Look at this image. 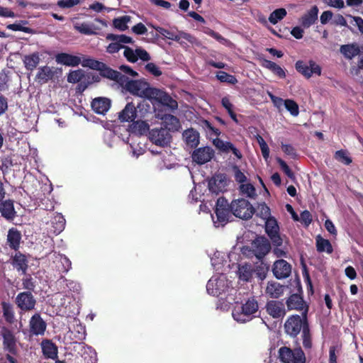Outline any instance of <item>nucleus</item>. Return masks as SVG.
Here are the masks:
<instances>
[{
	"label": "nucleus",
	"mask_w": 363,
	"mask_h": 363,
	"mask_svg": "<svg viewBox=\"0 0 363 363\" xmlns=\"http://www.w3.org/2000/svg\"><path fill=\"white\" fill-rule=\"evenodd\" d=\"M258 311V303L254 296L249 298L242 305H236L232 312L233 318L240 323H245L252 319V315Z\"/></svg>",
	"instance_id": "obj_1"
},
{
	"label": "nucleus",
	"mask_w": 363,
	"mask_h": 363,
	"mask_svg": "<svg viewBox=\"0 0 363 363\" xmlns=\"http://www.w3.org/2000/svg\"><path fill=\"white\" fill-rule=\"evenodd\" d=\"M122 86L130 94L148 99L153 89L147 82L142 79L131 80L128 77L124 84Z\"/></svg>",
	"instance_id": "obj_2"
},
{
	"label": "nucleus",
	"mask_w": 363,
	"mask_h": 363,
	"mask_svg": "<svg viewBox=\"0 0 363 363\" xmlns=\"http://www.w3.org/2000/svg\"><path fill=\"white\" fill-rule=\"evenodd\" d=\"M230 208L233 215L242 220H248L255 213L252 205L245 199H234L230 203Z\"/></svg>",
	"instance_id": "obj_3"
},
{
	"label": "nucleus",
	"mask_w": 363,
	"mask_h": 363,
	"mask_svg": "<svg viewBox=\"0 0 363 363\" xmlns=\"http://www.w3.org/2000/svg\"><path fill=\"white\" fill-rule=\"evenodd\" d=\"M279 358L283 363H306V356L301 347L291 350L283 346L279 348Z\"/></svg>",
	"instance_id": "obj_4"
},
{
	"label": "nucleus",
	"mask_w": 363,
	"mask_h": 363,
	"mask_svg": "<svg viewBox=\"0 0 363 363\" xmlns=\"http://www.w3.org/2000/svg\"><path fill=\"white\" fill-rule=\"evenodd\" d=\"M265 233L269 238L274 246L280 247L282 245L283 239L279 233V225L274 217L269 218L265 220Z\"/></svg>",
	"instance_id": "obj_5"
},
{
	"label": "nucleus",
	"mask_w": 363,
	"mask_h": 363,
	"mask_svg": "<svg viewBox=\"0 0 363 363\" xmlns=\"http://www.w3.org/2000/svg\"><path fill=\"white\" fill-rule=\"evenodd\" d=\"M298 291L300 294L296 293L291 294L286 299V304L289 311L296 310L303 311L302 316L304 318H306L308 311V306L306 303L301 294H302V289L301 286L298 288Z\"/></svg>",
	"instance_id": "obj_6"
},
{
	"label": "nucleus",
	"mask_w": 363,
	"mask_h": 363,
	"mask_svg": "<svg viewBox=\"0 0 363 363\" xmlns=\"http://www.w3.org/2000/svg\"><path fill=\"white\" fill-rule=\"evenodd\" d=\"M308 323L307 318H301L298 315H292L288 318L284 323L286 333L292 337H296L301 329L303 330L304 324Z\"/></svg>",
	"instance_id": "obj_7"
},
{
	"label": "nucleus",
	"mask_w": 363,
	"mask_h": 363,
	"mask_svg": "<svg viewBox=\"0 0 363 363\" xmlns=\"http://www.w3.org/2000/svg\"><path fill=\"white\" fill-rule=\"evenodd\" d=\"M15 303L21 311L28 312L35 309L36 299L30 291H23L16 296Z\"/></svg>",
	"instance_id": "obj_8"
},
{
	"label": "nucleus",
	"mask_w": 363,
	"mask_h": 363,
	"mask_svg": "<svg viewBox=\"0 0 363 363\" xmlns=\"http://www.w3.org/2000/svg\"><path fill=\"white\" fill-rule=\"evenodd\" d=\"M149 139L157 146L166 147L170 144L172 135L165 128H153L149 131Z\"/></svg>",
	"instance_id": "obj_9"
},
{
	"label": "nucleus",
	"mask_w": 363,
	"mask_h": 363,
	"mask_svg": "<svg viewBox=\"0 0 363 363\" xmlns=\"http://www.w3.org/2000/svg\"><path fill=\"white\" fill-rule=\"evenodd\" d=\"M215 213L218 222L226 223L229 221L233 213L230 204L224 197H220L217 200Z\"/></svg>",
	"instance_id": "obj_10"
},
{
	"label": "nucleus",
	"mask_w": 363,
	"mask_h": 363,
	"mask_svg": "<svg viewBox=\"0 0 363 363\" xmlns=\"http://www.w3.org/2000/svg\"><path fill=\"white\" fill-rule=\"evenodd\" d=\"M150 26L157 30L164 38L174 40L178 43H180V40L182 38L185 39L189 43H193L194 40V36L184 31H179L178 33H176L162 27L154 26L152 24H150Z\"/></svg>",
	"instance_id": "obj_11"
},
{
	"label": "nucleus",
	"mask_w": 363,
	"mask_h": 363,
	"mask_svg": "<svg viewBox=\"0 0 363 363\" xmlns=\"http://www.w3.org/2000/svg\"><path fill=\"white\" fill-rule=\"evenodd\" d=\"M1 335L3 338L4 350L12 354L17 355V340L13 333L9 328L6 327H2Z\"/></svg>",
	"instance_id": "obj_12"
},
{
	"label": "nucleus",
	"mask_w": 363,
	"mask_h": 363,
	"mask_svg": "<svg viewBox=\"0 0 363 363\" xmlns=\"http://www.w3.org/2000/svg\"><path fill=\"white\" fill-rule=\"evenodd\" d=\"M253 252L255 256L262 260L271 250L270 242L264 236L257 237L252 242Z\"/></svg>",
	"instance_id": "obj_13"
},
{
	"label": "nucleus",
	"mask_w": 363,
	"mask_h": 363,
	"mask_svg": "<svg viewBox=\"0 0 363 363\" xmlns=\"http://www.w3.org/2000/svg\"><path fill=\"white\" fill-rule=\"evenodd\" d=\"M296 69L306 78H310L313 74L320 75L321 68L314 61H309V65L302 60H298L295 65Z\"/></svg>",
	"instance_id": "obj_14"
},
{
	"label": "nucleus",
	"mask_w": 363,
	"mask_h": 363,
	"mask_svg": "<svg viewBox=\"0 0 363 363\" xmlns=\"http://www.w3.org/2000/svg\"><path fill=\"white\" fill-rule=\"evenodd\" d=\"M228 180L225 174H216L208 181V189L211 193L218 194L226 191Z\"/></svg>",
	"instance_id": "obj_15"
},
{
	"label": "nucleus",
	"mask_w": 363,
	"mask_h": 363,
	"mask_svg": "<svg viewBox=\"0 0 363 363\" xmlns=\"http://www.w3.org/2000/svg\"><path fill=\"white\" fill-rule=\"evenodd\" d=\"M272 272L278 279L288 278L291 273V265L283 259H277L273 264Z\"/></svg>",
	"instance_id": "obj_16"
},
{
	"label": "nucleus",
	"mask_w": 363,
	"mask_h": 363,
	"mask_svg": "<svg viewBox=\"0 0 363 363\" xmlns=\"http://www.w3.org/2000/svg\"><path fill=\"white\" fill-rule=\"evenodd\" d=\"M214 150L208 146L196 149L191 155L194 162L198 164H204L209 162L214 156Z\"/></svg>",
	"instance_id": "obj_17"
},
{
	"label": "nucleus",
	"mask_w": 363,
	"mask_h": 363,
	"mask_svg": "<svg viewBox=\"0 0 363 363\" xmlns=\"http://www.w3.org/2000/svg\"><path fill=\"white\" fill-rule=\"evenodd\" d=\"M102 66H100V69H98L100 75L102 77L107 78L113 80L121 85H123L127 77L120 72L113 69L110 67L107 66L105 63H101Z\"/></svg>",
	"instance_id": "obj_18"
},
{
	"label": "nucleus",
	"mask_w": 363,
	"mask_h": 363,
	"mask_svg": "<svg viewBox=\"0 0 363 363\" xmlns=\"http://www.w3.org/2000/svg\"><path fill=\"white\" fill-rule=\"evenodd\" d=\"M29 328L31 334L34 335H43L47 328V323L42 318L40 314L36 313L30 319Z\"/></svg>",
	"instance_id": "obj_19"
},
{
	"label": "nucleus",
	"mask_w": 363,
	"mask_h": 363,
	"mask_svg": "<svg viewBox=\"0 0 363 363\" xmlns=\"http://www.w3.org/2000/svg\"><path fill=\"white\" fill-rule=\"evenodd\" d=\"M318 8L313 6L309 10L303 13L299 18L298 23L303 28H309L318 21Z\"/></svg>",
	"instance_id": "obj_20"
},
{
	"label": "nucleus",
	"mask_w": 363,
	"mask_h": 363,
	"mask_svg": "<svg viewBox=\"0 0 363 363\" xmlns=\"http://www.w3.org/2000/svg\"><path fill=\"white\" fill-rule=\"evenodd\" d=\"M141 106L144 105L138 103L136 106L133 102L128 103L125 108L119 113V121L121 122L134 121L137 117V108H140Z\"/></svg>",
	"instance_id": "obj_21"
},
{
	"label": "nucleus",
	"mask_w": 363,
	"mask_h": 363,
	"mask_svg": "<svg viewBox=\"0 0 363 363\" xmlns=\"http://www.w3.org/2000/svg\"><path fill=\"white\" fill-rule=\"evenodd\" d=\"M267 312L274 318H283L286 315L284 304L279 301H269L266 305Z\"/></svg>",
	"instance_id": "obj_22"
},
{
	"label": "nucleus",
	"mask_w": 363,
	"mask_h": 363,
	"mask_svg": "<svg viewBox=\"0 0 363 363\" xmlns=\"http://www.w3.org/2000/svg\"><path fill=\"white\" fill-rule=\"evenodd\" d=\"M55 73L56 69L55 67H50L47 65L40 67L38 68L35 80L41 84H45L53 79Z\"/></svg>",
	"instance_id": "obj_23"
},
{
	"label": "nucleus",
	"mask_w": 363,
	"mask_h": 363,
	"mask_svg": "<svg viewBox=\"0 0 363 363\" xmlns=\"http://www.w3.org/2000/svg\"><path fill=\"white\" fill-rule=\"evenodd\" d=\"M41 348L45 358L54 360L57 358L58 347L51 340H42Z\"/></svg>",
	"instance_id": "obj_24"
},
{
	"label": "nucleus",
	"mask_w": 363,
	"mask_h": 363,
	"mask_svg": "<svg viewBox=\"0 0 363 363\" xmlns=\"http://www.w3.org/2000/svg\"><path fill=\"white\" fill-rule=\"evenodd\" d=\"M55 61L65 66L76 67L81 63V58L66 52H60L56 55Z\"/></svg>",
	"instance_id": "obj_25"
},
{
	"label": "nucleus",
	"mask_w": 363,
	"mask_h": 363,
	"mask_svg": "<svg viewBox=\"0 0 363 363\" xmlns=\"http://www.w3.org/2000/svg\"><path fill=\"white\" fill-rule=\"evenodd\" d=\"M111 101L109 99L105 97H98L91 102V108L97 114L104 115L109 110Z\"/></svg>",
	"instance_id": "obj_26"
},
{
	"label": "nucleus",
	"mask_w": 363,
	"mask_h": 363,
	"mask_svg": "<svg viewBox=\"0 0 363 363\" xmlns=\"http://www.w3.org/2000/svg\"><path fill=\"white\" fill-rule=\"evenodd\" d=\"M21 238V233L18 229L15 228H10L7 235V243L9 247L18 251L20 247Z\"/></svg>",
	"instance_id": "obj_27"
},
{
	"label": "nucleus",
	"mask_w": 363,
	"mask_h": 363,
	"mask_svg": "<svg viewBox=\"0 0 363 363\" xmlns=\"http://www.w3.org/2000/svg\"><path fill=\"white\" fill-rule=\"evenodd\" d=\"M11 264L18 272H22L23 274H26L28 267V259L26 255L18 250L13 257Z\"/></svg>",
	"instance_id": "obj_28"
},
{
	"label": "nucleus",
	"mask_w": 363,
	"mask_h": 363,
	"mask_svg": "<svg viewBox=\"0 0 363 363\" xmlns=\"http://www.w3.org/2000/svg\"><path fill=\"white\" fill-rule=\"evenodd\" d=\"M0 213L2 217L8 220H13L16 212L14 209L13 201L9 199L0 203Z\"/></svg>",
	"instance_id": "obj_29"
},
{
	"label": "nucleus",
	"mask_w": 363,
	"mask_h": 363,
	"mask_svg": "<svg viewBox=\"0 0 363 363\" xmlns=\"http://www.w3.org/2000/svg\"><path fill=\"white\" fill-rule=\"evenodd\" d=\"M187 146L195 148L199 143V133L194 128L185 130L182 134Z\"/></svg>",
	"instance_id": "obj_30"
},
{
	"label": "nucleus",
	"mask_w": 363,
	"mask_h": 363,
	"mask_svg": "<svg viewBox=\"0 0 363 363\" xmlns=\"http://www.w3.org/2000/svg\"><path fill=\"white\" fill-rule=\"evenodd\" d=\"M163 128L169 131H177L180 128L179 120L174 116L171 114H165L162 118Z\"/></svg>",
	"instance_id": "obj_31"
},
{
	"label": "nucleus",
	"mask_w": 363,
	"mask_h": 363,
	"mask_svg": "<svg viewBox=\"0 0 363 363\" xmlns=\"http://www.w3.org/2000/svg\"><path fill=\"white\" fill-rule=\"evenodd\" d=\"M284 286L275 281L268 282L266 288V294L269 297L278 298L284 294Z\"/></svg>",
	"instance_id": "obj_32"
},
{
	"label": "nucleus",
	"mask_w": 363,
	"mask_h": 363,
	"mask_svg": "<svg viewBox=\"0 0 363 363\" xmlns=\"http://www.w3.org/2000/svg\"><path fill=\"white\" fill-rule=\"evenodd\" d=\"M2 313H3V317L6 323L9 324H13L16 321L15 318V311L13 306L6 301H2L1 303Z\"/></svg>",
	"instance_id": "obj_33"
},
{
	"label": "nucleus",
	"mask_w": 363,
	"mask_h": 363,
	"mask_svg": "<svg viewBox=\"0 0 363 363\" xmlns=\"http://www.w3.org/2000/svg\"><path fill=\"white\" fill-rule=\"evenodd\" d=\"M340 52L348 60H352L360 54L359 47L357 44H347L341 45Z\"/></svg>",
	"instance_id": "obj_34"
},
{
	"label": "nucleus",
	"mask_w": 363,
	"mask_h": 363,
	"mask_svg": "<svg viewBox=\"0 0 363 363\" xmlns=\"http://www.w3.org/2000/svg\"><path fill=\"white\" fill-rule=\"evenodd\" d=\"M40 58L38 52L25 55L23 60L24 66L27 70H34L40 63Z\"/></svg>",
	"instance_id": "obj_35"
},
{
	"label": "nucleus",
	"mask_w": 363,
	"mask_h": 363,
	"mask_svg": "<svg viewBox=\"0 0 363 363\" xmlns=\"http://www.w3.org/2000/svg\"><path fill=\"white\" fill-rule=\"evenodd\" d=\"M316 250L318 252H327L331 254L333 252V246L330 242L318 235L315 238Z\"/></svg>",
	"instance_id": "obj_36"
},
{
	"label": "nucleus",
	"mask_w": 363,
	"mask_h": 363,
	"mask_svg": "<svg viewBox=\"0 0 363 363\" xmlns=\"http://www.w3.org/2000/svg\"><path fill=\"white\" fill-rule=\"evenodd\" d=\"M239 279L248 282L250 281L254 274L253 266L251 264H245L238 268Z\"/></svg>",
	"instance_id": "obj_37"
},
{
	"label": "nucleus",
	"mask_w": 363,
	"mask_h": 363,
	"mask_svg": "<svg viewBox=\"0 0 363 363\" xmlns=\"http://www.w3.org/2000/svg\"><path fill=\"white\" fill-rule=\"evenodd\" d=\"M133 122V123L130 126V131L132 133L143 135L150 131V126L147 122L143 121H137Z\"/></svg>",
	"instance_id": "obj_38"
},
{
	"label": "nucleus",
	"mask_w": 363,
	"mask_h": 363,
	"mask_svg": "<svg viewBox=\"0 0 363 363\" xmlns=\"http://www.w3.org/2000/svg\"><path fill=\"white\" fill-rule=\"evenodd\" d=\"M169 98L170 96L166 92L159 89L153 88L149 99H154L164 106H166L168 104L167 100Z\"/></svg>",
	"instance_id": "obj_39"
},
{
	"label": "nucleus",
	"mask_w": 363,
	"mask_h": 363,
	"mask_svg": "<svg viewBox=\"0 0 363 363\" xmlns=\"http://www.w3.org/2000/svg\"><path fill=\"white\" fill-rule=\"evenodd\" d=\"M52 224L54 233L59 234L65 229L66 220L61 213H57L52 220Z\"/></svg>",
	"instance_id": "obj_40"
},
{
	"label": "nucleus",
	"mask_w": 363,
	"mask_h": 363,
	"mask_svg": "<svg viewBox=\"0 0 363 363\" xmlns=\"http://www.w3.org/2000/svg\"><path fill=\"white\" fill-rule=\"evenodd\" d=\"M74 28L79 33L84 35H91L96 34V32L95 31L96 28L93 24L90 25L86 23H77L74 25Z\"/></svg>",
	"instance_id": "obj_41"
},
{
	"label": "nucleus",
	"mask_w": 363,
	"mask_h": 363,
	"mask_svg": "<svg viewBox=\"0 0 363 363\" xmlns=\"http://www.w3.org/2000/svg\"><path fill=\"white\" fill-rule=\"evenodd\" d=\"M269 269V266L263 262H261L259 264L253 267L254 274L260 281L265 279Z\"/></svg>",
	"instance_id": "obj_42"
},
{
	"label": "nucleus",
	"mask_w": 363,
	"mask_h": 363,
	"mask_svg": "<svg viewBox=\"0 0 363 363\" xmlns=\"http://www.w3.org/2000/svg\"><path fill=\"white\" fill-rule=\"evenodd\" d=\"M130 21V16H123L118 18H115L113 20V26L115 28L120 31H125L128 28V23Z\"/></svg>",
	"instance_id": "obj_43"
},
{
	"label": "nucleus",
	"mask_w": 363,
	"mask_h": 363,
	"mask_svg": "<svg viewBox=\"0 0 363 363\" xmlns=\"http://www.w3.org/2000/svg\"><path fill=\"white\" fill-rule=\"evenodd\" d=\"M28 22L27 21H20V23H12L6 26V28L13 31H22L29 34L35 33L33 28L29 27L23 26L22 25H26Z\"/></svg>",
	"instance_id": "obj_44"
},
{
	"label": "nucleus",
	"mask_w": 363,
	"mask_h": 363,
	"mask_svg": "<svg viewBox=\"0 0 363 363\" xmlns=\"http://www.w3.org/2000/svg\"><path fill=\"white\" fill-rule=\"evenodd\" d=\"M287 14L286 10L284 8L277 9L272 11L269 17V21L273 25L281 21Z\"/></svg>",
	"instance_id": "obj_45"
},
{
	"label": "nucleus",
	"mask_w": 363,
	"mask_h": 363,
	"mask_svg": "<svg viewBox=\"0 0 363 363\" xmlns=\"http://www.w3.org/2000/svg\"><path fill=\"white\" fill-rule=\"evenodd\" d=\"M106 39L111 41H118V43L127 44V43H133V40L132 38L127 36L125 35H116L113 33H109L106 35Z\"/></svg>",
	"instance_id": "obj_46"
},
{
	"label": "nucleus",
	"mask_w": 363,
	"mask_h": 363,
	"mask_svg": "<svg viewBox=\"0 0 363 363\" xmlns=\"http://www.w3.org/2000/svg\"><path fill=\"white\" fill-rule=\"evenodd\" d=\"M303 345L305 349H311L312 347L311 335L308 323L304 324L302 331Z\"/></svg>",
	"instance_id": "obj_47"
},
{
	"label": "nucleus",
	"mask_w": 363,
	"mask_h": 363,
	"mask_svg": "<svg viewBox=\"0 0 363 363\" xmlns=\"http://www.w3.org/2000/svg\"><path fill=\"white\" fill-rule=\"evenodd\" d=\"M85 77L84 72L81 69L70 71L67 75V82L75 84L81 82Z\"/></svg>",
	"instance_id": "obj_48"
},
{
	"label": "nucleus",
	"mask_w": 363,
	"mask_h": 363,
	"mask_svg": "<svg viewBox=\"0 0 363 363\" xmlns=\"http://www.w3.org/2000/svg\"><path fill=\"white\" fill-rule=\"evenodd\" d=\"M216 78L220 82H226L230 84H235L238 82L236 77L234 75L230 74L223 71L217 72Z\"/></svg>",
	"instance_id": "obj_49"
},
{
	"label": "nucleus",
	"mask_w": 363,
	"mask_h": 363,
	"mask_svg": "<svg viewBox=\"0 0 363 363\" xmlns=\"http://www.w3.org/2000/svg\"><path fill=\"white\" fill-rule=\"evenodd\" d=\"M256 215L265 220L272 217L269 207L264 202L258 205Z\"/></svg>",
	"instance_id": "obj_50"
},
{
	"label": "nucleus",
	"mask_w": 363,
	"mask_h": 363,
	"mask_svg": "<svg viewBox=\"0 0 363 363\" xmlns=\"http://www.w3.org/2000/svg\"><path fill=\"white\" fill-rule=\"evenodd\" d=\"M102 62L92 59V58H84L81 63L82 67H89L91 69L98 71L100 69Z\"/></svg>",
	"instance_id": "obj_51"
},
{
	"label": "nucleus",
	"mask_w": 363,
	"mask_h": 363,
	"mask_svg": "<svg viewBox=\"0 0 363 363\" xmlns=\"http://www.w3.org/2000/svg\"><path fill=\"white\" fill-rule=\"evenodd\" d=\"M240 190L242 194L247 195L250 198H255L256 196V190L252 184H242L240 186Z\"/></svg>",
	"instance_id": "obj_52"
},
{
	"label": "nucleus",
	"mask_w": 363,
	"mask_h": 363,
	"mask_svg": "<svg viewBox=\"0 0 363 363\" xmlns=\"http://www.w3.org/2000/svg\"><path fill=\"white\" fill-rule=\"evenodd\" d=\"M207 292L213 296H218L220 294V290L218 287V281L216 279H210L206 284Z\"/></svg>",
	"instance_id": "obj_53"
},
{
	"label": "nucleus",
	"mask_w": 363,
	"mask_h": 363,
	"mask_svg": "<svg viewBox=\"0 0 363 363\" xmlns=\"http://www.w3.org/2000/svg\"><path fill=\"white\" fill-rule=\"evenodd\" d=\"M334 157L335 160L347 165H349L352 162L351 157L347 155V152L343 150L336 151Z\"/></svg>",
	"instance_id": "obj_54"
},
{
	"label": "nucleus",
	"mask_w": 363,
	"mask_h": 363,
	"mask_svg": "<svg viewBox=\"0 0 363 363\" xmlns=\"http://www.w3.org/2000/svg\"><path fill=\"white\" fill-rule=\"evenodd\" d=\"M284 106L287 111L290 112V113L296 116L299 113L298 106L296 101L292 99H286L284 101Z\"/></svg>",
	"instance_id": "obj_55"
},
{
	"label": "nucleus",
	"mask_w": 363,
	"mask_h": 363,
	"mask_svg": "<svg viewBox=\"0 0 363 363\" xmlns=\"http://www.w3.org/2000/svg\"><path fill=\"white\" fill-rule=\"evenodd\" d=\"M22 284L24 289L26 291H30L31 293L35 291V281L30 274H28L22 279Z\"/></svg>",
	"instance_id": "obj_56"
},
{
	"label": "nucleus",
	"mask_w": 363,
	"mask_h": 363,
	"mask_svg": "<svg viewBox=\"0 0 363 363\" xmlns=\"http://www.w3.org/2000/svg\"><path fill=\"white\" fill-rule=\"evenodd\" d=\"M123 49V55L128 62L134 63L138 61V56L136 55L135 50L134 51L131 48L125 45Z\"/></svg>",
	"instance_id": "obj_57"
},
{
	"label": "nucleus",
	"mask_w": 363,
	"mask_h": 363,
	"mask_svg": "<svg viewBox=\"0 0 363 363\" xmlns=\"http://www.w3.org/2000/svg\"><path fill=\"white\" fill-rule=\"evenodd\" d=\"M232 169L234 172L235 179L237 182L242 184L247 181L246 176L237 165H233Z\"/></svg>",
	"instance_id": "obj_58"
},
{
	"label": "nucleus",
	"mask_w": 363,
	"mask_h": 363,
	"mask_svg": "<svg viewBox=\"0 0 363 363\" xmlns=\"http://www.w3.org/2000/svg\"><path fill=\"white\" fill-rule=\"evenodd\" d=\"M79 3L80 0H59L57 5L61 9H69Z\"/></svg>",
	"instance_id": "obj_59"
},
{
	"label": "nucleus",
	"mask_w": 363,
	"mask_h": 363,
	"mask_svg": "<svg viewBox=\"0 0 363 363\" xmlns=\"http://www.w3.org/2000/svg\"><path fill=\"white\" fill-rule=\"evenodd\" d=\"M299 220L304 224L305 226L308 227L312 222V215L308 210H305L301 213Z\"/></svg>",
	"instance_id": "obj_60"
},
{
	"label": "nucleus",
	"mask_w": 363,
	"mask_h": 363,
	"mask_svg": "<svg viewBox=\"0 0 363 363\" xmlns=\"http://www.w3.org/2000/svg\"><path fill=\"white\" fill-rule=\"evenodd\" d=\"M9 77L5 72H0V92L9 89Z\"/></svg>",
	"instance_id": "obj_61"
},
{
	"label": "nucleus",
	"mask_w": 363,
	"mask_h": 363,
	"mask_svg": "<svg viewBox=\"0 0 363 363\" xmlns=\"http://www.w3.org/2000/svg\"><path fill=\"white\" fill-rule=\"evenodd\" d=\"M281 150L285 154L289 155L293 159H296L298 156L295 148L291 145L282 144Z\"/></svg>",
	"instance_id": "obj_62"
},
{
	"label": "nucleus",
	"mask_w": 363,
	"mask_h": 363,
	"mask_svg": "<svg viewBox=\"0 0 363 363\" xmlns=\"http://www.w3.org/2000/svg\"><path fill=\"white\" fill-rule=\"evenodd\" d=\"M125 45L118 43V41H112L106 48V52L110 54L118 52L121 49L124 48Z\"/></svg>",
	"instance_id": "obj_63"
},
{
	"label": "nucleus",
	"mask_w": 363,
	"mask_h": 363,
	"mask_svg": "<svg viewBox=\"0 0 363 363\" xmlns=\"http://www.w3.org/2000/svg\"><path fill=\"white\" fill-rule=\"evenodd\" d=\"M145 69L147 72L151 73L155 77H160L162 75V71L153 62H149L145 65Z\"/></svg>",
	"instance_id": "obj_64"
}]
</instances>
